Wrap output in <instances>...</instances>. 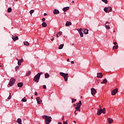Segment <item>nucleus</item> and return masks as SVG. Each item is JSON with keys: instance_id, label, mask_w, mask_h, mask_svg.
I'll return each instance as SVG.
<instances>
[{"instance_id": "obj_16", "label": "nucleus", "mask_w": 124, "mask_h": 124, "mask_svg": "<svg viewBox=\"0 0 124 124\" xmlns=\"http://www.w3.org/2000/svg\"><path fill=\"white\" fill-rule=\"evenodd\" d=\"M22 62H24L23 59H20V60H18V61L17 62L18 65H21L22 64Z\"/></svg>"}, {"instance_id": "obj_2", "label": "nucleus", "mask_w": 124, "mask_h": 124, "mask_svg": "<svg viewBox=\"0 0 124 124\" xmlns=\"http://www.w3.org/2000/svg\"><path fill=\"white\" fill-rule=\"evenodd\" d=\"M60 75L61 76H62L63 78L64 79V81L65 82L67 81V80H68V73H62V72H60Z\"/></svg>"}, {"instance_id": "obj_48", "label": "nucleus", "mask_w": 124, "mask_h": 124, "mask_svg": "<svg viewBox=\"0 0 124 124\" xmlns=\"http://www.w3.org/2000/svg\"><path fill=\"white\" fill-rule=\"evenodd\" d=\"M44 16H47V14L45 13V14H44Z\"/></svg>"}, {"instance_id": "obj_20", "label": "nucleus", "mask_w": 124, "mask_h": 124, "mask_svg": "<svg viewBox=\"0 0 124 124\" xmlns=\"http://www.w3.org/2000/svg\"><path fill=\"white\" fill-rule=\"evenodd\" d=\"M83 32H84V34H88L89 33V30L85 29Z\"/></svg>"}, {"instance_id": "obj_47", "label": "nucleus", "mask_w": 124, "mask_h": 124, "mask_svg": "<svg viewBox=\"0 0 124 124\" xmlns=\"http://www.w3.org/2000/svg\"><path fill=\"white\" fill-rule=\"evenodd\" d=\"M63 120H64V116H63V117L62 118V121H63Z\"/></svg>"}, {"instance_id": "obj_38", "label": "nucleus", "mask_w": 124, "mask_h": 124, "mask_svg": "<svg viewBox=\"0 0 124 124\" xmlns=\"http://www.w3.org/2000/svg\"><path fill=\"white\" fill-rule=\"evenodd\" d=\"M8 99H11V93H9V96L8 97Z\"/></svg>"}, {"instance_id": "obj_27", "label": "nucleus", "mask_w": 124, "mask_h": 124, "mask_svg": "<svg viewBox=\"0 0 124 124\" xmlns=\"http://www.w3.org/2000/svg\"><path fill=\"white\" fill-rule=\"evenodd\" d=\"M24 45L25 46H29V45H30V43H28V41H25L24 42Z\"/></svg>"}, {"instance_id": "obj_12", "label": "nucleus", "mask_w": 124, "mask_h": 124, "mask_svg": "<svg viewBox=\"0 0 124 124\" xmlns=\"http://www.w3.org/2000/svg\"><path fill=\"white\" fill-rule=\"evenodd\" d=\"M118 93V88H116L115 89L113 90L112 91V92L111 93L112 95H116V93Z\"/></svg>"}, {"instance_id": "obj_59", "label": "nucleus", "mask_w": 124, "mask_h": 124, "mask_svg": "<svg viewBox=\"0 0 124 124\" xmlns=\"http://www.w3.org/2000/svg\"><path fill=\"white\" fill-rule=\"evenodd\" d=\"M115 31H113V32H115Z\"/></svg>"}, {"instance_id": "obj_24", "label": "nucleus", "mask_w": 124, "mask_h": 124, "mask_svg": "<svg viewBox=\"0 0 124 124\" xmlns=\"http://www.w3.org/2000/svg\"><path fill=\"white\" fill-rule=\"evenodd\" d=\"M108 121L109 124H112V123L113 122V119H112L110 118H108Z\"/></svg>"}, {"instance_id": "obj_39", "label": "nucleus", "mask_w": 124, "mask_h": 124, "mask_svg": "<svg viewBox=\"0 0 124 124\" xmlns=\"http://www.w3.org/2000/svg\"><path fill=\"white\" fill-rule=\"evenodd\" d=\"M48 116H46V115H43L42 116L43 119H45V120H46V118H47Z\"/></svg>"}, {"instance_id": "obj_5", "label": "nucleus", "mask_w": 124, "mask_h": 124, "mask_svg": "<svg viewBox=\"0 0 124 124\" xmlns=\"http://www.w3.org/2000/svg\"><path fill=\"white\" fill-rule=\"evenodd\" d=\"M75 106H76V110H79L80 108H81V106H82V102L81 101H79L78 103H77V105H74Z\"/></svg>"}, {"instance_id": "obj_50", "label": "nucleus", "mask_w": 124, "mask_h": 124, "mask_svg": "<svg viewBox=\"0 0 124 124\" xmlns=\"http://www.w3.org/2000/svg\"><path fill=\"white\" fill-rule=\"evenodd\" d=\"M113 44H114V45H116L117 44V42H114Z\"/></svg>"}, {"instance_id": "obj_40", "label": "nucleus", "mask_w": 124, "mask_h": 124, "mask_svg": "<svg viewBox=\"0 0 124 124\" xmlns=\"http://www.w3.org/2000/svg\"><path fill=\"white\" fill-rule=\"evenodd\" d=\"M43 89H44L45 90H46V89H47V87H46V85H44L43 86Z\"/></svg>"}, {"instance_id": "obj_31", "label": "nucleus", "mask_w": 124, "mask_h": 124, "mask_svg": "<svg viewBox=\"0 0 124 124\" xmlns=\"http://www.w3.org/2000/svg\"><path fill=\"white\" fill-rule=\"evenodd\" d=\"M21 101L22 102H27V99H26V97H24L22 100Z\"/></svg>"}, {"instance_id": "obj_52", "label": "nucleus", "mask_w": 124, "mask_h": 124, "mask_svg": "<svg viewBox=\"0 0 124 124\" xmlns=\"http://www.w3.org/2000/svg\"><path fill=\"white\" fill-rule=\"evenodd\" d=\"M58 124H62V122H59Z\"/></svg>"}, {"instance_id": "obj_45", "label": "nucleus", "mask_w": 124, "mask_h": 124, "mask_svg": "<svg viewBox=\"0 0 124 124\" xmlns=\"http://www.w3.org/2000/svg\"><path fill=\"white\" fill-rule=\"evenodd\" d=\"M54 39H55V37L52 38V39H51V41H54Z\"/></svg>"}, {"instance_id": "obj_25", "label": "nucleus", "mask_w": 124, "mask_h": 124, "mask_svg": "<svg viewBox=\"0 0 124 124\" xmlns=\"http://www.w3.org/2000/svg\"><path fill=\"white\" fill-rule=\"evenodd\" d=\"M31 71H28V73L26 75V77L30 76V75H31Z\"/></svg>"}, {"instance_id": "obj_28", "label": "nucleus", "mask_w": 124, "mask_h": 124, "mask_svg": "<svg viewBox=\"0 0 124 124\" xmlns=\"http://www.w3.org/2000/svg\"><path fill=\"white\" fill-rule=\"evenodd\" d=\"M45 78H49L50 77V75H49V74H48L47 73H46L45 75Z\"/></svg>"}, {"instance_id": "obj_15", "label": "nucleus", "mask_w": 124, "mask_h": 124, "mask_svg": "<svg viewBox=\"0 0 124 124\" xmlns=\"http://www.w3.org/2000/svg\"><path fill=\"white\" fill-rule=\"evenodd\" d=\"M102 73H97V78H102L103 77Z\"/></svg>"}, {"instance_id": "obj_21", "label": "nucleus", "mask_w": 124, "mask_h": 124, "mask_svg": "<svg viewBox=\"0 0 124 124\" xmlns=\"http://www.w3.org/2000/svg\"><path fill=\"white\" fill-rule=\"evenodd\" d=\"M17 87L19 88H22L23 87V83L22 82H19L17 84Z\"/></svg>"}, {"instance_id": "obj_17", "label": "nucleus", "mask_w": 124, "mask_h": 124, "mask_svg": "<svg viewBox=\"0 0 124 124\" xmlns=\"http://www.w3.org/2000/svg\"><path fill=\"white\" fill-rule=\"evenodd\" d=\"M69 9V7H65L62 9V10H63V11L65 12L67 11V10H68Z\"/></svg>"}, {"instance_id": "obj_7", "label": "nucleus", "mask_w": 124, "mask_h": 124, "mask_svg": "<svg viewBox=\"0 0 124 124\" xmlns=\"http://www.w3.org/2000/svg\"><path fill=\"white\" fill-rule=\"evenodd\" d=\"M101 110H102V108H101V106H99L97 112V115L98 116H100V115H101Z\"/></svg>"}, {"instance_id": "obj_18", "label": "nucleus", "mask_w": 124, "mask_h": 124, "mask_svg": "<svg viewBox=\"0 0 124 124\" xmlns=\"http://www.w3.org/2000/svg\"><path fill=\"white\" fill-rule=\"evenodd\" d=\"M16 123H17L19 124H22V119H21V118L17 119Z\"/></svg>"}, {"instance_id": "obj_6", "label": "nucleus", "mask_w": 124, "mask_h": 124, "mask_svg": "<svg viewBox=\"0 0 124 124\" xmlns=\"http://www.w3.org/2000/svg\"><path fill=\"white\" fill-rule=\"evenodd\" d=\"M52 117L51 116H48L47 118H46L45 122L46 124H50V122H52Z\"/></svg>"}, {"instance_id": "obj_1", "label": "nucleus", "mask_w": 124, "mask_h": 124, "mask_svg": "<svg viewBox=\"0 0 124 124\" xmlns=\"http://www.w3.org/2000/svg\"><path fill=\"white\" fill-rule=\"evenodd\" d=\"M15 82H16V79H15L14 78H12L10 79L9 83L8 85V88H9V87H12V86H14Z\"/></svg>"}, {"instance_id": "obj_57", "label": "nucleus", "mask_w": 124, "mask_h": 124, "mask_svg": "<svg viewBox=\"0 0 124 124\" xmlns=\"http://www.w3.org/2000/svg\"><path fill=\"white\" fill-rule=\"evenodd\" d=\"M72 2H73V3H74V1H72Z\"/></svg>"}, {"instance_id": "obj_11", "label": "nucleus", "mask_w": 124, "mask_h": 124, "mask_svg": "<svg viewBox=\"0 0 124 124\" xmlns=\"http://www.w3.org/2000/svg\"><path fill=\"white\" fill-rule=\"evenodd\" d=\"M36 99L38 104H41V102H42V100L40 99V97H37Z\"/></svg>"}, {"instance_id": "obj_43", "label": "nucleus", "mask_w": 124, "mask_h": 124, "mask_svg": "<svg viewBox=\"0 0 124 124\" xmlns=\"http://www.w3.org/2000/svg\"><path fill=\"white\" fill-rule=\"evenodd\" d=\"M45 20H46L45 18L43 17V18H42V21H43V22H44V21H45Z\"/></svg>"}, {"instance_id": "obj_46", "label": "nucleus", "mask_w": 124, "mask_h": 124, "mask_svg": "<svg viewBox=\"0 0 124 124\" xmlns=\"http://www.w3.org/2000/svg\"><path fill=\"white\" fill-rule=\"evenodd\" d=\"M71 63L72 64H74V61H71Z\"/></svg>"}, {"instance_id": "obj_14", "label": "nucleus", "mask_w": 124, "mask_h": 124, "mask_svg": "<svg viewBox=\"0 0 124 124\" xmlns=\"http://www.w3.org/2000/svg\"><path fill=\"white\" fill-rule=\"evenodd\" d=\"M72 25V23L70 21H67L66 24H65V26L66 27H69V26H71Z\"/></svg>"}, {"instance_id": "obj_10", "label": "nucleus", "mask_w": 124, "mask_h": 124, "mask_svg": "<svg viewBox=\"0 0 124 124\" xmlns=\"http://www.w3.org/2000/svg\"><path fill=\"white\" fill-rule=\"evenodd\" d=\"M12 38L14 40V41H16V40H18L19 39V38L16 35H12Z\"/></svg>"}, {"instance_id": "obj_44", "label": "nucleus", "mask_w": 124, "mask_h": 124, "mask_svg": "<svg viewBox=\"0 0 124 124\" xmlns=\"http://www.w3.org/2000/svg\"><path fill=\"white\" fill-rule=\"evenodd\" d=\"M38 74H39L40 77V76L41 75V74H43V73L41 72V73H38Z\"/></svg>"}, {"instance_id": "obj_53", "label": "nucleus", "mask_w": 124, "mask_h": 124, "mask_svg": "<svg viewBox=\"0 0 124 124\" xmlns=\"http://www.w3.org/2000/svg\"><path fill=\"white\" fill-rule=\"evenodd\" d=\"M78 111H79V112H81V109H78Z\"/></svg>"}, {"instance_id": "obj_34", "label": "nucleus", "mask_w": 124, "mask_h": 124, "mask_svg": "<svg viewBox=\"0 0 124 124\" xmlns=\"http://www.w3.org/2000/svg\"><path fill=\"white\" fill-rule=\"evenodd\" d=\"M34 10H31L30 11V13L31 16V15L32 14V13H34Z\"/></svg>"}, {"instance_id": "obj_8", "label": "nucleus", "mask_w": 124, "mask_h": 124, "mask_svg": "<svg viewBox=\"0 0 124 124\" xmlns=\"http://www.w3.org/2000/svg\"><path fill=\"white\" fill-rule=\"evenodd\" d=\"M82 30L83 29L82 28L77 30V31H78V32L80 35V37H83L84 36V34H83V32H82Z\"/></svg>"}, {"instance_id": "obj_55", "label": "nucleus", "mask_w": 124, "mask_h": 124, "mask_svg": "<svg viewBox=\"0 0 124 124\" xmlns=\"http://www.w3.org/2000/svg\"><path fill=\"white\" fill-rule=\"evenodd\" d=\"M74 123H75V124H76V121H74Z\"/></svg>"}, {"instance_id": "obj_3", "label": "nucleus", "mask_w": 124, "mask_h": 124, "mask_svg": "<svg viewBox=\"0 0 124 124\" xmlns=\"http://www.w3.org/2000/svg\"><path fill=\"white\" fill-rule=\"evenodd\" d=\"M40 78V75L39 74H37L35 77H34L33 78V81L34 82H36L37 83H38L39 81V79Z\"/></svg>"}, {"instance_id": "obj_36", "label": "nucleus", "mask_w": 124, "mask_h": 124, "mask_svg": "<svg viewBox=\"0 0 124 124\" xmlns=\"http://www.w3.org/2000/svg\"><path fill=\"white\" fill-rule=\"evenodd\" d=\"M20 67V66H16V67H15V70L16 71H17V70H18V69H19V68Z\"/></svg>"}, {"instance_id": "obj_22", "label": "nucleus", "mask_w": 124, "mask_h": 124, "mask_svg": "<svg viewBox=\"0 0 124 124\" xmlns=\"http://www.w3.org/2000/svg\"><path fill=\"white\" fill-rule=\"evenodd\" d=\"M62 34V31H59L58 33L57 34V37H59V36H61Z\"/></svg>"}, {"instance_id": "obj_56", "label": "nucleus", "mask_w": 124, "mask_h": 124, "mask_svg": "<svg viewBox=\"0 0 124 124\" xmlns=\"http://www.w3.org/2000/svg\"><path fill=\"white\" fill-rule=\"evenodd\" d=\"M17 61H18V62L19 61V59H18V58H16Z\"/></svg>"}, {"instance_id": "obj_9", "label": "nucleus", "mask_w": 124, "mask_h": 124, "mask_svg": "<svg viewBox=\"0 0 124 124\" xmlns=\"http://www.w3.org/2000/svg\"><path fill=\"white\" fill-rule=\"evenodd\" d=\"M91 94H92V95H93V96L94 94H95V93H96V91L93 88H91Z\"/></svg>"}, {"instance_id": "obj_41", "label": "nucleus", "mask_w": 124, "mask_h": 124, "mask_svg": "<svg viewBox=\"0 0 124 124\" xmlns=\"http://www.w3.org/2000/svg\"><path fill=\"white\" fill-rule=\"evenodd\" d=\"M78 110L77 109L76 110H75V114L77 115V114H78Z\"/></svg>"}, {"instance_id": "obj_49", "label": "nucleus", "mask_w": 124, "mask_h": 124, "mask_svg": "<svg viewBox=\"0 0 124 124\" xmlns=\"http://www.w3.org/2000/svg\"><path fill=\"white\" fill-rule=\"evenodd\" d=\"M35 95H37V92H35Z\"/></svg>"}, {"instance_id": "obj_54", "label": "nucleus", "mask_w": 124, "mask_h": 124, "mask_svg": "<svg viewBox=\"0 0 124 124\" xmlns=\"http://www.w3.org/2000/svg\"><path fill=\"white\" fill-rule=\"evenodd\" d=\"M31 99H32L33 98V97H32V96H31Z\"/></svg>"}, {"instance_id": "obj_4", "label": "nucleus", "mask_w": 124, "mask_h": 124, "mask_svg": "<svg viewBox=\"0 0 124 124\" xmlns=\"http://www.w3.org/2000/svg\"><path fill=\"white\" fill-rule=\"evenodd\" d=\"M112 8L111 7H109V6L106 7L104 9V11L106 13H109V12H111L112 11Z\"/></svg>"}, {"instance_id": "obj_30", "label": "nucleus", "mask_w": 124, "mask_h": 124, "mask_svg": "<svg viewBox=\"0 0 124 124\" xmlns=\"http://www.w3.org/2000/svg\"><path fill=\"white\" fill-rule=\"evenodd\" d=\"M107 83V79L106 78L104 79L103 81L101 82V84H106Z\"/></svg>"}, {"instance_id": "obj_33", "label": "nucleus", "mask_w": 124, "mask_h": 124, "mask_svg": "<svg viewBox=\"0 0 124 124\" xmlns=\"http://www.w3.org/2000/svg\"><path fill=\"white\" fill-rule=\"evenodd\" d=\"M11 11H12V9H11V8H8L7 10V12H8V13H10Z\"/></svg>"}, {"instance_id": "obj_13", "label": "nucleus", "mask_w": 124, "mask_h": 124, "mask_svg": "<svg viewBox=\"0 0 124 124\" xmlns=\"http://www.w3.org/2000/svg\"><path fill=\"white\" fill-rule=\"evenodd\" d=\"M53 14L55 15L60 14V11H59V10L57 9H54L53 10Z\"/></svg>"}, {"instance_id": "obj_26", "label": "nucleus", "mask_w": 124, "mask_h": 124, "mask_svg": "<svg viewBox=\"0 0 124 124\" xmlns=\"http://www.w3.org/2000/svg\"><path fill=\"white\" fill-rule=\"evenodd\" d=\"M101 113H103V114H105V113H106V109L105 108L102 109V110H101Z\"/></svg>"}, {"instance_id": "obj_35", "label": "nucleus", "mask_w": 124, "mask_h": 124, "mask_svg": "<svg viewBox=\"0 0 124 124\" xmlns=\"http://www.w3.org/2000/svg\"><path fill=\"white\" fill-rule=\"evenodd\" d=\"M102 1H103V2H105V3H108V1L107 0H102Z\"/></svg>"}, {"instance_id": "obj_51", "label": "nucleus", "mask_w": 124, "mask_h": 124, "mask_svg": "<svg viewBox=\"0 0 124 124\" xmlns=\"http://www.w3.org/2000/svg\"><path fill=\"white\" fill-rule=\"evenodd\" d=\"M67 62H70V61H69V59H67Z\"/></svg>"}, {"instance_id": "obj_37", "label": "nucleus", "mask_w": 124, "mask_h": 124, "mask_svg": "<svg viewBox=\"0 0 124 124\" xmlns=\"http://www.w3.org/2000/svg\"><path fill=\"white\" fill-rule=\"evenodd\" d=\"M76 99H72V103H74V102H75V101H76Z\"/></svg>"}, {"instance_id": "obj_58", "label": "nucleus", "mask_w": 124, "mask_h": 124, "mask_svg": "<svg viewBox=\"0 0 124 124\" xmlns=\"http://www.w3.org/2000/svg\"><path fill=\"white\" fill-rule=\"evenodd\" d=\"M0 67H1V65H0Z\"/></svg>"}, {"instance_id": "obj_29", "label": "nucleus", "mask_w": 124, "mask_h": 124, "mask_svg": "<svg viewBox=\"0 0 124 124\" xmlns=\"http://www.w3.org/2000/svg\"><path fill=\"white\" fill-rule=\"evenodd\" d=\"M107 23H108V22H107L105 24V26L106 27L107 30H110V26H109L108 25H107Z\"/></svg>"}, {"instance_id": "obj_32", "label": "nucleus", "mask_w": 124, "mask_h": 124, "mask_svg": "<svg viewBox=\"0 0 124 124\" xmlns=\"http://www.w3.org/2000/svg\"><path fill=\"white\" fill-rule=\"evenodd\" d=\"M119 47V46L116 45L115 46H113L112 47L113 50H115V49H118V47Z\"/></svg>"}, {"instance_id": "obj_42", "label": "nucleus", "mask_w": 124, "mask_h": 124, "mask_svg": "<svg viewBox=\"0 0 124 124\" xmlns=\"http://www.w3.org/2000/svg\"><path fill=\"white\" fill-rule=\"evenodd\" d=\"M63 124H68V123H67V122H65V121H63Z\"/></svg>"}, {"instance_id": "obj_19", "label": "nucleus", "mask_w": 124, "mask_h": 124, "mask_svg": "<svg viewBox=\"0 0 124 124\" xmlns=\"http://www.w3.org/2000/svg\"><path fill=\"white\" fill-rule=\"evenodd\" d=\"M63 46H64V44H63L60 45L58 47V49L61 50V49H62V48H63Z\"/></svg>"}, {"instance_id": "obj_23", "label": "nucleus", "mask_w": 124, "mask_h": 124, "mask_svg": "<svg viewBox=\"0 0 124 124\" xmlns=\"http://www.w3.org/2000/svg\"><path fill=\"white\" fill-rule=\"evenodd\" d=\"M42 25L43 28H46L47 27V23L46 22H43Z\"/></svg>"}]
</instances>
